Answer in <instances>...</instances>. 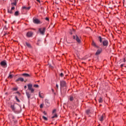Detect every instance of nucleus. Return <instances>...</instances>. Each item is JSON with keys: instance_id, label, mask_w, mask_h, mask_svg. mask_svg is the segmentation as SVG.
I'll return each instance as SVG.
<instances>
[{"instance_id": "1", "label": "nucleus", "mask_w": 126, "mask_h": 126, "mask_svg": "<svg viewBox=\"0 0 126 126\" xmlns=\"http://www.w3.org/2000/svg\"><path fill=\"white\" fill-rule=\"evenodd\" d=\"M32 85L31 84H29L28 85V90L31 91V93H34V91H35L34 89L32 88Z\"/></svg>"}, {"instance_id": "2", "label": "nucleus", "mask_w": 126, "mask_h": 126, "mask_svg": "<svg viewBox=\"0 0 126 126\" xmlns=\"http://www.w3.org/2000/svg\"><path fill=\"white\" fill-rule=\"evenodd\" d=\"M73 39H74V40H76V41L79 43H81V40L77 35H74L73 36Z\"/></svg>"}, {"instance_id": "3", "label": "nucleus", "mask_w": 126, "mask_h": 126, "mask_svg": "<svg viewBox=\"0 0 126 126\" xmlns=\"http://www.w3.org/2000/svg\"><path fill=\"white\" fill-rule=\"evenodd\" d=\"M45 30H46V29L45 28H40L39 29V31L40 34H41V35H44V34H45Z\"/></svg>"}, {"instance_id": "4", "label": "nucleus", "mask_w": 126, "mask_h": 126, "mask_svg": "<svg viewBox=\"0 0 126 126\" xmlns=\"http://www.w3.org/2000/svg\"><path fill=\"white\" fill-rule=\"evenodd\" d=\"M66 85V83L64 81H60V86L61 87H64Z\"/></svg>"}, {"instance_id": "5", "label": "nucleus", "mask_w": 126, "mask_h": 126, "mask_svg": "<svg viewBox=\"0 0 126 126\" xmlns=\"http://www.w3.org/2000/svg\"><path fill=\"white\" fill-rule=\"evenodd\" d=\"M33 22L35 23V24H41V23H42L38 19H33Z\"/></svg>"}, {"instance_id": "6", "label": "nucleus", "mask_w": 126, "mask_h": 126, "mask_svg": "<svg viewBox=\"0 0 126 126\" xmlns=\"http://www.w3.org/2000/svg\"><path fill=\"white\" fill-rule=\"evenodd\" d=\"M109 44V42H108V40H103L102 41V44L104 47H108V45Z\"/></svg>"}, {"instance_id": "7", "label": "nucleus", "mask_w": 126, "mask_h": 126, "mask_svg": "<svg viewBox=\"0 0 126 126\" xmlns=\"http://www.w3.org/2000/svg\"><path fill=\"white\" fill-rule=\"evenodd\" d=\"M0 64L3 67H5V66H6L7 64L6 63V62H5V61H3L0 62Z\"/></svg>"}, {"instance_id": "8", "label": "nucleus", "mask_w": 126, "mask_h": 126, "mask_svg": "<svg viewBox=\"0 0 126 126\" xmlns=\"http://www.w3.org/2000/svg\"><path fill=\"white\" fill-rule=\"evenodd\" d=\"M33 35V32H29L27 33V37H28L29 38H30V37H32Z\"/></svg>"}, {"instance_id": "9", "label": "nucleus", "mask_w": 126, "mask_h": 126, "mask_svg": "<svg viewBox=\"0 0 126 126\" xmlns=\"http://www.w3.org/2000/svg\"><path fill=\"white\" fill-rule=\"evenodd\" d=\"M19 81H21V82H23V81H24V79H23V78L19 77L16 80V82H18Z\"/></svg>"}, {"instance_id": "10", "label": "nucleus", "mask_w": 126, "mask_h": 126, "mask_svg": "<svg viewBox=\"0 0 126 126\" xmlns=\"http://www.w3.org/2000/svg\"><path fill=\"white\" fill-rule=\"evenodd\" d=\"M100 53H102V49H98L95 53V56H98V55H100Z\"/></svg>"}, {"instance_id": "11", "label": "nucleus", "mask_w": 126, "mask_h": 126, "mask_svg": "<svg viewBox=\"0 0 126 126\" xmlns=\"http://www.w3.org/2000/svg\"><path fill=\"white\" fill-rule=\"evenodd\" d=\"M105 118V114H103L99 118V120L100 122H103L104 121V118Z\"/></svg>"}, {"instance_id": "12", "label": "nucleus", "mask_w": 126, "mask_h": 126, "mask_svg": "<svg viewBox=\"0 0 126 126\" xmlns=\"http://www.w3.org/2000/svg\"><path fill=\"white\" fill-rule=\"evenodd\" d=\"M15 9V7L13 6L11 7V10L8 9V13H12V10H14Z\"/></svg>"}, {"instance_id": "13", "label": "nucleus", "mask_w": 126, "mask_h": 126, "mask_svg": "<svg viewBox=\"0 0 126 126\" xmlns=\"http://www.w3.org/2000/svg\"><path fill=\"white\" fill-rule=\"evenodd\" d=\"M92 46H93V47H94V48H97V49H98L99 48V46H98V45H97L96 44V43H95V42H94V41H93L92 44Z\"/></svg>"}, {"instance_id": "14", "label": "nucleus", "mask_w": 126, "mask_h": 126, "mask_svg": "<svg viewBox=\"0 0 126 126\" xmlns=\"http://www.w3.org/2000/svg\"><path fill=\"white\" fill-rule=\"evenodd\" d=\"M39 96L40 98H43L44 97V94L41 93V92H39Z\"/></svg>"}, {"instance_id": "15", "label": "nucleus", "mask_w": 126, "mask_h": 126, "mask_svg": "<svg viewBox=\"0 0 126 126\" xmlns=\"http://www.w3.org/2000/svg\"><path fill=\"white\" fill-rule=\"evenodd\" d=\"M45 104H46L47 107L50 106V102H49V100H48V99L45 100Z\"/></svg>"}, {"instance_id": "16", "label": "nucleus", "mask_w": 126, "mask_h": 126, "mask_svg": "<svg viewBox=\"0 0 126 126\" xmlns=\"http://www.w3.org/2000/svg\"><path fill=\"white\" fill-rule=\"evenodd\" d=\"M22 75L23 76H25L26 77H29L30 76V75H29V74H27V73H23L22 74Z\"/></svg>"}, {"instance_id": "17", "label": "nucleus", "mask_w": 126, "mask_h": 126, "mask_svg": "<svg viewBox=\"0 0 126 126\" xmlns=\"http://www.w3.org/2000/svg\"><path fill=\"white\" fill-rule=\"evenodd\" d=\"M23 9H26V10H29L30 9V7H26V6H23L22 7Z\"/></svg>"}, {"instance_id": "18", "label": "nucleus", "mask_w": 126, "mask_h": 126, "mask_svg": "<svg viewBox=\"0 0 126 126\" xmlns=\"http://www.w3.org/2000/svg\"><path fill=\"white\" fill-rule=\"evenodd\" d=\"M26 95L28 98V99H30V97H31V94L29 93H28L27 92L26 93Z\"/></svg>"}, {"instance_id": "19", "label": "nucleus", "mask_w": 126, "mask_h": 126, "mask_svg": "<svg viewBox=\"0 0 126 126\" xmlns=\"http://www.w3.org/2000/svg\"><path fill=\"white\" fill-rule=\"evenodd\" d=\"M11 6H12V7H13V6H14V7H15V6H16V2H12L11 3Z\"/></svg>"}, {"instance_id": "20", "label": "nucleus", "mask_w": 126, "mask_h": 126, "mask_svg": "<svg viewBox=\"0 0 126 126\" xmlns=\"http://www.w3.org/2000/svg\"><path fill=\"white\" fill-rule=\"evenodd\" d=\"M10 108L11 109H12V111H15V107H14V104L11 105Z\"/></svg>"}, {"instance_id": "21", "label": "nucleus", "mask_w": 126, "mask_h": 126, "mask_svg": "<svg viewBox=\"0 0 126 126\" xmlns=\"http://www.w3.org/2000/svg\"><path fill=\"white\" fill-rule=\"evenodd\" d=\"M74 99V97H73V96H70V97L69 98V101H73Z\"/></svg>"}, {"instance_id": "22", "label": "nucleus", "mask_w": 126, "mask_h": 126, "mask_svg": "<svg viewBox=\"0 0 126 126\" xmlns=\"http://www.w3.org/2000/svg\"><path fill=\"white\" fill-rule=\"evenodd\" d=\"M19 14V12H18V11H17L15 12L14 15H15V16H18V15Z\"/></svg>"}, {"instance_id": "23", "label": "nucleus", "mask_w": 126, "mask_h": 126, "mask_svg": "<svg viewBox=\"0 0 126 126\" xmlns=\"http://www.w3.org/2000/svg\"><path fill=\"white\" fill-rule=\"evenodd\" d=\"M98 101L99 103H102L103 102V98H102L101 97H100Z\"/></svg>"}, {"instance_id": "24", "label": "nucleus", "mask_w": 126, "mask_h": 126, "mask_svg": "<svg viewBox=\"0 0 126 126\" xmlns=\"http://www.w3.org/2000/svg\"><path fill=\"white\" fill-rule=\"evenodd\" d=\"M26 44L27 45V46L28 47H29V48H30V47H31V45H30V44L28 42H26Z\"/></svg>"}, {"instance_id": "25", "label": "nucleus", "mask_w": 126, "mask_h": 126, "mask_svg": "<svg viewBox=\"0 0 126 126\" xmlns=\"http://www.w3.org/2000/svg\"><path fill=\"white\" fill-rule=\"evenodd\" d=\"M99 42L100 43H102V41H103V39L102 38V37H101V36L99 37Z\"/></svg>"}, {"instance_id": "26", "label": "nucleus", "mask_w": 126, "mask_h": 126, "mask_svg": "<svg viewBox=\"0 0 126 126\" xmlns=\"http://www.w3.org/2000/svg\"><path fill=\"white\" fill-rule=\"evenodd\" d=\"M43 120H44V121H48V118H47V117H45V116H43L42 117Z\"/></svg>"}, {"instance_id": "27", "label": "nucleus", "mask_w": 126, "mask_h": 126, "mask_svg": "<svg viewBox=\"0 0 126 126\" xmlns=\"http://www.w3.org/2000/svg\"><path fill=\"white\" fill-rule=\"evenodd\" d=\"M33 87H34L35 88H38L39 87V85H33Z\"/></svg>"}, {"instance_id": "28", "label": "nucleus", "mask_w": 126, "mask_h": 126, "mask_svg": "<svg viewBox=\"0 0 126 126\" xmlns=\"http://www.w3.org/2000/svg\"><path fill=\"white\" fill-rule=\"evenodd\" d=\"M17 0H11V1L12 2H16L17 3Z\"/></svg>"}, {"instance_id": "29", "label": "nucleus", "mask_w": 126, "mask_h": 126, "mask_svg": "<svg viewBox=\"0 0 126 126\" xmlns=\"http://www.w3.org/2000/svg\"><path fill=\"white\" fill-rule=\"evenodd\" d=\"M15 99L17 101V102H20V100L18 99L17 96H15Z\"/></svg>"}, {"instance_id": "30", "label": "nucleus", "mask_w": 126, "mask_h": 126, "mask_svg": "<svg viewBox=\"0 0 126 126\" xmlns=\"http://www.w3.org/2000/svg\"><path fill=\"white\" fill-rule=\"evenodd\" d=\"M43 107H44V104H40V108L41 109H42V108H43Z\"/></svg>"}, {"instance_id": "31", "label": "nucleus", "mask_w": 126, "mask_h": 126, "mask_svg": "<svg viewBox=\"0 0 126 126\" xmlns=\"http://www.w3.org/2000/svg\"><path fill=\"white\" fill-rule=\"evenodd\" d=\"M57 117H58V116L57 115V114H55L54 116H52V119H54L55 118H57Z\"/></svg>"}, {"instance_id": "32", "label": "nucleus", "mask_w": 126, "mask_h": 126, "mask_svg": "<svg viewBox=\"0 0 126 126\" xmlns=\"http://www.w3.org/2000/svg\"><path fill=\"white\" fill-rule=\"evenodd\" d=\"M60 76H61V77H63V73H61L60 74Z\"/></svg>"}, {"instance_id": "33", "label": "nucleus", "mask_w": 126, "mask_h": 126, "mask_svg": "<svg viewBox=\"0 0 126 126\" xmlns=\"http://www.w3.org/2000/svg\"><path fill=\"white\" fill-rule=\"evenodd\" d=\"M17 89H18L17 88H13V90L14 91H17Z\"/></svg>"}, {"instance_id": "34", "label": "nucleus", "mask_w": 126, "mask_h": 126, "mask_svg": "<svg viewBox=\"0 0 126 126\" xmlns=\"http://www.w3.org/2000/svg\"><path fill=\"white\" fill-rule=\"evenodd\" d=\"M13 75H10L9 76H8V78H12L13 77Z\"/></svg>"}, {"instance_id": "35", "label": "nucleus", "mask_w": 126, "mask_h": 126, "mask_svg": "<svg viewBox=\"0 0 126 126\" xmlns=\"http://www.w3.org/2000/svg\"><path fill=\"white\" fill-rule=\"evenodd\" d=\"M73 32H74V30H73L72 32H70V34L71 35H72V34H73Z\"/></svg>"}, {"instance_id": "36", "label": "nucleus", "mask_w": 126, "mask_h": 126, "mask_svg": "<svg viewBox=\"0 0 126 126\" xmlns=\"http://www.w3.org/2000/svg\"><path fill=\"white\" fill-rule=\"evenodd\" d=\"M56 87L57 89H59V85H58V84H56Z\"/></svg>"}, {"instance_id": "37", "label": "nucleus", "mask_w": 126, "mask_h": 126, "mask_svg": "<svg viewBox=\"0 0 126 126\" xmlns=\"http://www.w3.org/2000/svg\"><path fill=\"white\" fill-rule=\"evenodd\" d=\"M45 20H46L47 21H49V18H46Z\"/></svg>"}, {"instance_id": "38", "label": "nucleus", "mask_w": 126, "mask_h": 126, "mask_svg": "<svg viewBox=\"0 0 126 126\" xmlns=\"http://www.w3.org/2000/svg\"><path fill=\"white\" fill-rule=\"evenodd\" d=\"M56 113V109H54L53 111V113Z\"/></svg>"}, {"instance_id": "39", "label": "nucleus", "mask_w": 126, "mask_h": 126, "mask_svg": "<svg viewBox=\"0 0 126 126\" xmlns=\"http://www.w3.org/2000/svg\"><path fill=\"white\" fill-rule=\"evenodd\" d=\"M90 112V111H89V110H87V114H89V112Z\"/></svg>"}, {"instance_id": "40", "label": "nucleus", "mask_w": 126, "mask_h": 126, "mask_svg": "<svg viewBox=\"0 0 126 126\" xmlns=\"http://www.w3.org/2000/svg\"><path fill=\"white\" fill-rule=\"evenodd\" d=\"M43 114H44V115H47V113H46V112H45V111L43 112Z\"/></svg>"}, {"instance_id": "41", "label": "nucleus", "mask_w": 126, "mask_h": 126, "mask_svg": "<svg viewBox=\"0 0 126 126\" xmlns=\"http://www.w3.org/2000/svg\"><path fill=\"white\" fill-rule=\"evenodd\" d=\"M4 29H5V30H6L7 29V28H6V26H5V27H4Z\"/></svg>"}, {"instance_id": "42", "label": "nucleus", "mask_w": 126, "mask_h": 126, "mask_svg": "<svg viewBox=\"0 0 126 126\" xmlns=\"http://www.w3.org/2000/svg\"><path fill=\"white\" fill-rule=\"evenodd\" d=\"M24 88H25V89H26V88H27V86H24Z\"/></svg>"}, {"instance_id": "43", "label": "nucleus", "mask_w": 126, "mask_h": 126, "mask_svg": "<svg viewBox=\"0 0 126 126\" xmlns=\"http://www.w3.org/2000/svg\"><path fill=\"white\" fill-rule=\"evenodd\" d=\"M38 2H40V0H36Z\"/></svg>"}, {"instance_id": "44", "label": "nucleus", "mask_w": 126, "mask_h": 126, "mask_svg": "<svg viewBox=\"0 0 126 126\" xmlns=\"http://www.w3.org/2000/svg\"><path fill=\"white\" fill-rule=\"evenodd\" d=\"M121 67H122V66H124V65L123 64H121Z\"/></svg>"}, {"instance_id": "45", "label": "nucleus", "mask_w": 126, "mask_h": 126, "mask_svg": "<svg viewBox=\"0 0 126 126\" xmlns=\"http://www.w3.org/2000/svg\"><path fill=\"white\" fill-rule=\"evenodd\" d=\"M52 91L54 92V89H52Z\"/></svg>"}, {"instance_id": "46", "label": "nucleus", "mask_w": 126, "mask_h": 126, "mask_svg": "<svg viewBox=\"0 0 126 126\" xmlns=\"http://www.w3.org/2000/svg\"><path fill=\"white\" fill-rule=\"evenodd\" d=\"M12 119H14V116H13V117H12Z\"/></svg>"}]
</instances>
